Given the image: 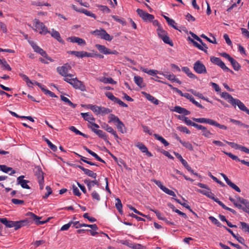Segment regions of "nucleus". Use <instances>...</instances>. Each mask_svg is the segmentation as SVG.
Returning <instances> with one entry per match:
<instances>
[{
  "instance_id": "1",
  "label": "nucleus",
  "mask_w": 249,
  "mask_h": 249,
  "mask_svg": "<svg viewBox=\"0 0 249 249\" xmlns=\"http://www.w3.org/2000/svg\"><path fill=\"white\" fill-rule=\"evenodd\" d=\"M0 221L7 228L14 227L15 230H17L31 223V220L27 218L18 221H13L7 220L6 218H0Z\"/></svg>"
},
{
  "instance_id": "2",
  "label": "nucleus",
  "mask_w": 249,
  "mask_h": 249,
  "mask_svg": "<svg viewBox=\"0 0 249 249\" xmlns=\"http://www.w3.org/2000/svg\"><path fill=\"white\" fill-rule=\"evenodd\" d=\"M33 22L35 27L34 30L36 31H38L39 34L45 35L48 34V33H50V31L43 23L40 22L38 19H35Z\"/></svg>"
},
{
  "instance_id": "3",
  "label": "nucleus",
  "mask_w": 249,
  "mask_h": 249,
  "mask_svg": "<svg viewBox=\"0 0 249 249\" xmlns=\"http://www.w3.org/2000/svg\"><path fill=\"white\" fill-rule=\"evenodd\" d=\"M157 32L159 37H160L165 43L169 44L171 46H173V43L167 36V33L163 30L161 27H159L157 29Z\"/></svg>"
},
{
  "instance_id": "4",
  "label": "nucleus",
  "mask_w": 249,
  "mask_h": 249,
  "mask_svg": "<svg viewBox=\"0 0 249 249\" xmlns=\"http://www.w3.org/2000/svg\"><path fill=\"white\" fill-rule=\"evenodd\" d=\"M92 34L100 37L101 39H105L107 41H111L113 39V37L111 36L107 32L103 29L96 30L92 32Z\"/></svg>"
},
{
  "instance_id": "5",
  "label": "nucleus",
  "mask_w": 249,
  "mask_h": 249,
  "mask_svg": "<svg viewBox=\"0 0 249 249\" xmlns=\"http://www.w3.org/2000/svg\"><path fill=\"white\" fill-rule=\"evenodd\" d=\"M210 60L213 64L218 66L223 71H229L231 73H233V71L229 69L225 64V63L221 60V59L218 57L214 56H212L210 58Z\"/></svg>"
},
{
  "instance_id": "6",
  "label": "nucleus",
  "mask_w": 249,
  "mask_h": 249,
  "mask_svg": "<svg viewBox=\"0 0 249 249\" xmlns=\"http://www.w3.org/2000/svg\"><path fill=\"white\" fill-rule=\"evenodd\" d=\"M35 169V175L37 178L40 189L42 190L44 187V173L39 166L36 167Z\"/></svg>"
},
{
  "instance_id": "7",
  "label": "nucleus",
  "mask_w": 249,
  "mask_h": 249,
  "mask_svg": "<svg viewBox=\"0 0 249 249\" xmlns=\"http://www.w3.org/2000/svg\"><path fill=\"white\" fill-rule=\"evenodd\" d=\"M30 43L33 49L34 50L35 52L39 53L43 57H45L47 60L51 62L53 61V60L48 55L46 52H45L43 49L38 46L34 42H30Z\"/></svg>"
},
{
  "instance_id": "8",
  "label": "nucleus",
  "mask_w": 249,
  "mask_h": 249,
  "mask_svg": "<svg viewBox=\"0 0 249 249\" xmlns=\"http://www.w3.org/2000/svg\"><path fill=\"white\" fill-rule=\"evenodd\" d=\"M136 11L139 16L144 21L151 22L154 18L153 15H151L141 9H137Z\"/></svg>"
},
{
  "instance_id": "9",
  "label": "nucleus",
  "mask_w": 249,
  "mask_h": 249,
  "mask_svg": "<svg viewBox=\"0 0 249 249\" xmlns=\"http://www.w3.org/2000/svg\"><path fill=\"white\" fill-rule=\"evenodd\" d=\"M81 115L85 121H88L91 124L90 126L94 127L96 128L99 127V126L94 123L95 118L93 117L91 114L89 112L81 113Z\"/></svg>"
},
{
  "instance_id": "10",
  "label": "nucleus",
  "mask_w": 249,
  "mask_h": 249,
  "mask_svg": "<svg viewBox=\"0 0 249 249\" xmlns=\"http://www.w3.org/2000/svg\"><path fill=\"white\" fill-rule=\"evenodd\" d=\"M27 215L29 216V219L31 220V221L32 220H34L36 224L37 225L44 224L49 221L50 219H51V218L49 217L45 221H40L39 220L41 218V217L36 215L32 213H28Z\"/></svg>"
},
{
  "instance_id": "11",
  "label": "nucleus",
  "mask_w": 249,
  "mask_h": 249,
  "mask_svg": "<svg viewBox=\"0 0 249 249\" xmlns=\"http://www.w3.org/2000/svg\"><path fill=\"white\" fill-rule=\"evenodd\" d=\"M195 71L199 74L207 73V70L204 65L199 61H197L194 65Z\"/></svg>"
},
{
  "instance_id": "12",
  "label": "nucleus",
  "mask_w": 249,
  "mask_h": 249,
  "mask_svg": "<svg viewBox=\"0 0 249 249\" xmlns=\"http://www.w3.org/2000/svg\"><path fill=\"white\" fill-rule=\"evenodd\" d=\"M71 85L75 89H78L82 91H86V86L83 83L75 77L71 83Z\"/></svg>"
},
{
  "instance_id": "13",
  "label": "nucleus",
  "mask_w": 249,
  "mask_h": 249,
  "mask_svg": "<svg viewBox=\"0 0 249 249\" xmlns=\"http://www.w3.org/2000/svg\"><path fill=\"white\" fill-rule=\"evenodd\" d=\"M71 67L68 63L65 64L61 67H58L56 69L58 73L62 76H66L68 74L69 70L71 69Z\"/></svg>"
},
{
  "instance_id": "14",
  "label": "nucleus",
  "mask_w": 249,
  "mask_h": 249,
  "mask_svg": "<svg viewBox=\"0 0 249 249\" xmlns=\"http://www.w3.org/2000/svg\"><path fill=\"white\" fill-rule=\"evenodd\" d=\"M231 105L235 107L237 106L238 108L242 111H245L249 115V109L245 106V105L239 99H235Z\"/></svg>"
},
{
  "instance_id": "15",
  "label": "nucleus",
  "mask_w": 249,
  "mask_h": 249,
  "mask_svg": "<svg viewBox=\"0 0 249 249\" xmlns=\"http://www.w3.org/2000/svg\"><path fill=\"white\" fill-rule=\"evenodd\" d=\"M69 53L71 54L74 55L75 56L78 58H83L84 57H92L93 54L91 53H88L85 51H70Z\"/></svg>"
},
{
  "instance_id": "16",
  "label": "nucleus",
  "mask_w": 249,
  "mask_h": 249,
  "mask_svg": "<svg viewBox=\"0 0 249 249\" xmlns=\"http://www.w3.org/2000/svg\"><path fill=\"white\" fill-rule=\"evenodd\" d=\"M24 176H20L17 178V185H20L24 189H30V186L27 184L29 182V180H25Z\"/></svg>"
},
{
  "instance_id": "17",
  "label": "nucleus",
  "mask_w": 249,
  "mask_h": 249,
  "mask_svg": "<svg viewBox=\"0 0 249 249\" xmlns=\"http://www.w3.org/2000/svg\"><path fill=\"white\" fill-rule=\"evenodd\" d=\"M102 127L108 132L112 134L114 136V138L116 139L117 142H119L118 139H119V138L116 132L113 129V128L112 127L109 126L107 124L104 123L102 125Z\"/></svg>"
},
{
  "instance_id": "18",
  "label": "nucleus",
  "mask_w": 249,
  "mask_h": 249,
  "mask_svg": "<svg viewBox=\"0 0 249 249\" xmlns=\"http://www.w3.org/2000/svg\"><path fill=\"white\" fill-rule=\"evenodd\" d=\"M71 8L76 11L85 14L86 16L93 18L94 19L96 18V16L94 14L91 13L85 9H78L74 5H71Z\"/></svg>"
},
{
  "instance_id": "19",
  "label": "nucleus",
  "mask_w": 249,
  "mask_h": 249,
  "mask_svg": "<svg viewBox=\"0 0 249 249\" xmlns=\"http://www.w3.org/2000/svg\"><path fill=\"white\" fill-rule=\"evenodd\" d=\"M67 40L72 43H76L79 45L85 46L86 44V41L83 39L78 37H70L67 38Z\"/></svg>"
},
{
  "instance_id": "20",
  "label": "nucleus",
  "mask_w": 249,
  "mask_h": 249,
  "mask_svg": "<svg viewBox=\"0 0 249 249\" xmlns=\"http://www.w3.org/2000/svg\"><path fill=\"white\" fill-rule=\"evenodd\" d=\"M196 128L201 130L202 135L206 138H211V136L213 135L210 130H208L206 127L202 125L198 124Z\"/></svg>"
},
{
  "instance_id": "21",
  "label": "nucleus",
  "mask_w": 249,
  "mask_h": 249,
  "mask_svg": "<svg viewBox=\"0 0 249 249\" xmlns=\"http://www.w3.org/2000/svg\"><path fill=\"white\" fill-rule=\"evenodd\" d=\"M90 129L93 132H94L96 135H97L100 138L103 139L104 140L107 141V142L109 143V142L107 140V137L105 132L101 130L94 129L93 127L90 126Z\"/></svg>"
},
{
  "instance_id": "22",
  "label": "nucleus",
  "mask_w": 249,
  "mask_h": 249,
  "mask_svg": "<svg viewBox=\"0 0 249 249\" xmlns=\"http://www.w3.org/2000/svg\"><path fill=\"white\" fill-rule=\"evenodd\" d=\"M84 182L87 185L89 190H91L92 187H93L95 185L99 186V182L96 179L91 181L89 179H86L84 180Z\"/></svg>"
},
{
  "instance_id": "23",
  "label": "nucleus",
  "mask_w": 249,
  "mask_h": 249,
  "mask_svg": "<svg viewBox=\"0 0 249 249\" xmlns=\"http://www.w3.org/2000/svg\"><path fill=\"white\" fill-rule=\"evenodd\" d=\"M142 93L144 95V97L151 103H153L156 105H158L159 104V100L155 98L152 95H150L149 93H147L145 92H143Z\"/></svg>"
},
{
  "instance_id": "24",
  "label": "nucleus",
  "mask_w": 249,
  "mask_h": 249,
  "mask_svg": "<svg viewBox=\"0 0 249 249\" xmlns=\"http://www.w3.org/2000/svg\"><path fill=\"white\" fill-rule=\"evenodd\" d=\"M49 34H50L51 36L56 39L58 42L60 43H63V40L61 39L60 35L59 33L55 30H54L53 29L51 31H50V33H48Z\"/></svg>"
},
{
  "instance_id": "25",
  "label": "nucleus",
  "mask_w": 249,
  "mask_h": 249,
  "mask_svg": "<svg viewBox=\"0 0 249 249\" xmlns=\"http://www.w3.org/2000/svg\"><path fill=\"white\" fill-rule=\"evenodd\" d=\"M95 47L99 50L100 53L105 54H109L110 53V50L104 45L96 44L95 45Z\"/></svg>"
},
{
  "instance_id": "26",
  "label": "nucleus",
  "mask_w": 249,
  "mask_h": 249,
  "mask_svg": "<svg viewBox=\"0 0 249 249\" xmlns=\"http://www.w3.org/2000/svg\"><path fill=\"white\" fill-rule=\"evenodd\" d=\"M193 120L197 123H206L210 125H212L213 120L204 118H193Z\"/></svg>"
},
{
  "instance_id": "27",
  "label": "nucleus",
  "mask_w": 249,
  "mask_h": 249,
  "mask_svg": "<svg viewBox=\"0 0 249 249\" xmlns=\"http://www.w3.org/2000/svg\"><path fill=\"white\" fill-rule=\"evenodd\" d=\"M136 146L142 152L145 153L148 156H152V154L148 151L147 147L142 143H139Z\"/></svg>"
},
{
  "instance_id": "28",
  "label": "nucleus",
  "mask_w": 249,
  "mask_h": 249,
  "mask_svg": "<svg viewBox=\"0 0 249 249\" xmlns=\"http://www.w3.org/2000/svg\"><path fill=\"white\" fill-rule=\"evenodd\" d=\"M221 95L222 98L227 100L228 101V102L231 104L232 103V102L235 99L232 97V96L231 95H230L229 93L226 92H222Z\"/></svg>"
},
{
  "instance_id": "29",
  "label": "nucleus",
  "mask_w": 249,
  "mask_h": 249,
  "mask_svg": "<svg viewBox=\"0 0 249 249\" xmlns=\"http://www.w3.org/2000/svg\"><path fill=\"white\" fill-rule=\"evenodd\" d=\"M140 69L142 71L152 76H155L157 74L160 73L159 71L155 70H148L142 67H141Z\"/></svg>"
},
{
  "instance_id": "30",
  "label": "nucleus",
  "mask_w": 249,
  "mask_h": 249,
  "mask_svg": "<svg viewBox=\"0 0 249 249\" xmlns=\"http://www.w3.org/2000/svg\"><path fill=\"white\" fill-rule=\"evenodd\" d=\"M100 81L103 82L105 84H116V82L111 77H102L100 79Z\"/></svg>"
},
{
  "instance_id": "31",
  "label": "nucleus",
  "mask_w": 249,
  "mask_h": 249,
  "mask_svg": "<svg viewBox=\"0 0 249 249\" xmlns=\"http://www.w3.org/2000/svg\"><path fill=\"white\" fill-rule=\"evenodd\" d=\"M0 170L4 173H7L9 171H11V173L10 174V175L14 174L16 172L15 170H13L12 168L7 167L5 165H0Z\"/></svg>"
},
{
  "instance_id": "32",
  "label": "nucleus",
  "mask_w": 249,
  "mask_h": 249,
  "mask_svg": "<svg viewBox=\"0 0 249 249\" xmlns=\"http://www.w3.org/2000/svg\"><path fill=\"white\" fill-rule=\"evenodd\" d=\"M0 65L3 70H7L8 71H11V68L10 65L7 63L5 59H0Z\"/></svg>"
},
{
  "instance_id": "33",
  "label": "nucleus",
  "mask_w": 249,
  "mask_h": 249,
  "mask_svg": "<svg viewBox=\"0 0 249 249\" xmlns=\"http://www.w3.org/2000/svg\"><path fill=\"white\" fill-rule=\"evenodd\" d=\"M236 201L243 204L248 209H249V202L240 196H236Z\"/></svg>"
},
{
  "instance_id": "34",
  "label": "nucleus",
  "mask_w": 249,
  "mask_h": 249,
  "mask_svg": "<svg viewBox=\"0 0 249 249\" xmlns=\"http://www.w3.org/2000/svg\"><path fill=\"white\" fill-rule=\"evenodd\" d=\"M182 71H184L187 75L191 78L195 79L196 78V75L193 74L189 68L187 67H184L182 68Z\"/></svg>"
},
{
  "instance_id": "35",
  "label": "nucleus",
  "mask_w": 249,
  "mask_h": 249,
  "mask_svg": "<svg viewBox=\"0 0 249 249\" xmlns=\"http://www.w3.org/2000/svg\"><path fill=\"white\" fill-rule=\"evenodd\" d=\"M78 223V221L76 222H73V221H70L68 224H66L63 226L60 229V231H67L68 230L70 227L71 226V225H73V226L76 225Z\"/></svg>"
},
{
  "instance_id": "36",
  "label": "nucleus",
  "mask_w": 249,
  "mask_h": 249,
  "mask_svg": "<svg viewBox=\"0 0 249 249\" xmlns=\"http://www.w3.org/2000/svg\"><path fill=\"white\" fill-rule=\"evenodd\" d=\"M154 136L157 140L160 141L162 143H163L164 146H167L169 145V142L167 141H166V140L164 139L162 137L157 134H154Z\"/></svg>"
},
{
  "instance_id": "37",
  "label": "nucleus",
  "mask_w": 249,
  "mask_h": 249,
  "mask_svg": "<svg viewBox=\"0 0 249 249\" xmlns=\"http://www.w3.org/2000/svg\"><path fill=\"white\" fill-rule=\"evenodd\" d=\"M189 40H190L193 45L196 48H197L198 49L204 51L205 53H207V50L204 49V48L200 44L196 42V41H194L193 39L191 38L190 37L188 38Z\"/></svg>"
},
{
  "instance_id": "38",
  "label": "nucleus",
  "mask_w": 249,
  "mask_h": 249,
  "mask_svg": "<svg viewBox=\"0 0 249 249\" xmlns=\"http://www.w3.org/2000/svg\"><path fill=\"white\" fill-rule=\"evenodd\" d=\"M116 126L118 130L122 133H124L126 132L124 124L122 121L116 124Z\"/></svg>"
},
{
  "instance_id": "39",
  "label": "nucleus",
  "mask_w": 249,
  "mask_h": 249,
  "mask_svg": "<svg viewBox=\"0 0 249 249\" xmlns=\"http://www.w3.org/2000/svg\"><path fill=\"white\" fill-rule=\"evenodd\" d=\"M19 76L25 81L28 87H31L30 85H33V82L31 81L29 77L23 73H19Z\"/></svg>"
},
{
  "instance_id": "40",
  "label": "nucleus",
  "mask_w": 249,
  "mask_h": 249,
  "mask_svg": "<svg viewBox=\"0 0 249 249\" xmlns=\"http://www.w3.org/2000/svg\"><path fill=\"white\" fill-rule=\"evenodd\" d=\"M88 107L96 114H100V107L96 105H88Z\"/></svg>"
},
{
  "instance_id": "41",
  "label": "nucleus",
  "mask_w": 249,
  "mask_h": 249,
  "mask_svg": "<svg viewBox=\"0 0 249 249\" xmlns=\"http://www.w3.org/2000/svg\"><path fill=\"white\" fill-rule=\"evenodd\" d=\"M108 118L109 120L108 123L113 122L117 124L121 121V120L117 116H116L113 114H110L108 116Z\"/></svg>"
},
{
  "instance_id": "42",
  "label": "nucleus",
  "mask_w": 249,
  "mask_h": 249,
  "mask_svg": "<svg viewBox=\"0 0 249 249\" xmlns=\"http://www.w3.org/2000/svg\"><path fill=\"white\" fill-rule=\"evenodd\" d=\"M96 7H98L100 11L104 13H109L111 12V10L107 6L97 4Z\"/></svg>"
},
{
  "instance_id": "43",
  "label": "nucleus",
  "mask_w": 249,
  "mask_h": 249,
  "mask_svg": "<svg viewBox=\"0 0 249 249\" xmlns=\"http://www.w3.org/2000/svg\"><path fill=\"white\" fill-rule=\"evenodd\" d=\"M60 98H61V99L62 101H63V102L67 103L69 106H70L72 108H75L76 106V105L75 104H73L68 98H67V97L63 96V95H61L60 96Z\"/></svg>"
},
{
  "instance_id": "44",
  "label": "nucleus",
  "mask_w": 249,
  "mask_h": 249,
  "mask_svg": "<svg viewBox=\"0 0 249 249\" xmlns=\"http://www.w3.org/2000/svg\"><path fill=\"white\" fill-rule=\"evenodd\" d=\"M230 62H231V63L234 70H235V71L239 70L241 67H240L239 64L235 60H234L232 58Z\"/></svg>"
},
{
  "instance_id": "45",
  "label": "nucleus",
  "mask_w": 249,
  "mask_h": 249,
  "mask_svg": "<svg viewBox=\"0 0 249 249\" xmlns=\"http://www.w3.org/2000/svg\"><path fill=\"white\" fill-rule=\"evenodd\" d=\"M134 80L135 84L139 87H142V83L143 82V79L139 76H135Z\"/></svg>"
},
{
  "instance_id": "46",
  "label": "nucleus",
  "mask_w": 249,
  "mask_h": 249,
  "mask_svg": "<svg viewBox=\"0 0 249 249\" xmlns=\"http://www.w3.org/2000/svg\"><path fill=\"white\" fill-rule=\"evenodd\" d=\"M116 201H117V202L115 204L116 209L118 210V211L120 213H122L123 212V210H122L123 205H122L121 201L119 198H116Z\"/></svg>"
},
{
  "instance_id": "47",
  "label": "nucleus",
  "mask_w": 249,
  "mask_h": 249,
  "mask_svg": "<svg viewBox=\"0 0 249 249\" xmlns=\"http://www.w3.org/2000/svg\"><path fill=\"white\" fill-rule=\"evenodd\" d=\"M64 76L65 77L64 80L71 85L74 78L73 75L71 74H68L66 76Z\"/></svg>"
},
{
  "instance_id": "48",
  "label": "nucleus",
  "mask_w": 249,
  "mask_h": 249,
  "mask_svg": "<svg viewBox=\"0 0 249 249\" xmlns=\"http://www.w3.org/2000/svg\"><path fill=\"white\" fill-rule=\"evenodd\" d=\"M44 141L47 142V143L49 147H50V148L52 150H53L54 152H55L57 150V147L55 145L53 144L50 142V141H49L48 139L45 138H44Z\"/></svg>"
},
{
  "instance_id": "49",
  "label": "nucleus",
  "mask_w": 249,
  "mask_h": 249,
  "mask_svg": "<svg viewBox=\"0 0 249 249\" xmlns=\"http://www.w3.org/2000/svg\"><path fill=\"white\" fill-rule=\"evenodd\" d=\"M112 110L108 108L100 107V114H107L110 113Z\"/></svg>"
},
{
  "instance_id": "50",
  "label": "nucleus",
  "mask_w": 249,
  "mask_h": 249,
  "mask_svg": "<svg viewBox=\"0 0 249 249\" xmlns=\"http://www.w3.org/2000/svg\"><path fill=\"white\" fill-rule=\"evenodd\" d=\"M241 228L244 232H248L249 233V225L244 222H240Z\"/></svg>"
},
{
  "instance_id": "51",
  "label": "nucleus",
  "mask_w": 249,
  "mask_h": 249,
  "mask_svg": "<svg viewBox=\"0 0 249 249\" xmlns=\"http://www.w3.org/2000/svg\"><path fill=\"white\" fill-rule=\"evenodd\" d=\"M86 175H87V176L91 177V178H96V177H97V174L96 173H94L93 171H92L91 170H89L88 169H86V171L84 173Z\"/></svg>"
},
{
  "instance_id": "52",
  "label": "nucleus",
  "mask_w": 249,
  "mask_h": 249,
  "mask_svg": "<svg viewBox=\"0 0 249 249\" xmlns=\"http://www.w3.org/2000/svg\"><path fill=\"white\" fill-rule=\"evenodd\" d=\"M184 122L185 123V124L188 125H191L195 128H196L197 125H198L197 124H196L194 122H192L189 119L188 117H186L184 118Z\"/></svg>"
},
{
  "instance_id": "53",
  "label": "nucleus",
  "mask_w": 249,
  "mask_h": 249,
  "mask_svg": "<svg viewBox=\"0 0 249 249\" xmlns=\"http://www.w3.org/2000/svg\"><path fill=\"white\" fill-rule=\"evenodd\" d=\"M225 142L229 145H230L232 148H233L235 149H240L241 148V145H239L237 143L232 142H229L227 141H225Z\"/></svg>"
},
{
  "instance_id": "54",
  "label": "nucleus",
  "mask_w": 249,
  "mask_h": 249,
  "mask_svg": "<svg viewBox=\"0 0 249 249\" xmlns=\"http://www.w3.org/2000/svg\"><path fill=\"white\" fill-rule=\"evenodd\" d=\"M181 143L186 148L189 149L190 150H193V147L191 143L188 142L182 141Z\"/></svg>"
},
{
  "instance_id": "55",
  "label": "nucleus",
  "mask_w": 249,
  "mask_h": 249,
  "mask_svg": "<svg viewBox=\"0 0 249 249\" xmlns=\"http://www.w3.org/2000/svg\"><path fill=\"white\" fill-rule=\"evenodd\" d=\"M91 195L93 199L96 200L97 201H99L101 199L100 195L96 191H93Z\"/></svg>"
},
{
  "instance_id": "56",
  "label": "nucleus",
  "mask_w": 249,
  "mask_h": 249,
  "mask_svg": "<svg viewBox=\"0 0 249 249\" xmlns=\"http://www.w3.org/2000/svg\"><path fill=\"white\" fill-rule=\"evenodd\" d=\"M223 152L225 154L228 156L229 157H230L233 160H235L241 162V160H240L236 156L233 155L231 153H229V152H225V151H224Z\"/></svg>"
},
{
  "instance_id": "57",
  "label": "nucleus",
  "mask_w": 249,
  "mask_h": 249,
  "mask_svg": "<svg viewBox=\"0 0 249 249\" xmlns=\"http://www.w3.org/2000/svg\"><path fill=\"white\" fill-rule=\"evenodd\" d=\"M209 176L213 179L214 181L219 184L221 186L224 187L225 185L221 181L219 180L216 177L212 175L211 173H209Z\"/></svg>"
},
{
  "instance_id": "58",
  "label": "nucleus",
  "mask_w": 249,
  "mask_h": 249,
  "mask_svg": "<svg viewBox=\"0 0 249 249\" xmlns=\"http://www.w3.org/2000/svg\"><path fill=\"white\" fill-rule=\"evenodd\" d=\"M191 92H192L195 96L199 97L202 99H205V97L202 95V94L194 90V89H191L189 90Z\"/></svg>"
},
{
  "instance_id": "59",
  "label": "nucleus",
  "mask_w": 249,
  "mask_h": 249,
  "mask_svg": "<svg viewBox=\"0 0 249 249\" xmlns=\"http://www.w3.org/2000/svg\"><path fill=\"white\" fill-rule=\"evenodd\" d=\"M215 126H216L220 129L226 130L227 129V127L224 125L220 124L217 123L216 121L213 120L212 125Z\"/></svg>"
},
{
  "instance_id": "60",
  "label": "nucleus",
  "mask_w": 249,
  "mask_h": 249,
  "mask_svg": "<svg viewBox=\"0 0 249 249\" xmlns=\"http://www.w3.org/2000/svg\"><path fill=\"white\" fill-rule=\"evenodd\" d=\"M206 190H200V189H197L196 191L201 194H203V195L206 196L209 194L210 192L211 191L210 189L208 187L207 189H205Z\"/></svg>"
},
{
  "instance_id": "61",
  "label": "nucleus",
  "mask_w": 249,
  "mask_h": 249,
  "mask_svg": "<svg viewBox=\"0 0 249 249\" xmlns=\"http://www.w3.org/2000/svg\"><path fill=\"white\" fill-rule=\"evenodd\" d=\"M106 96L110 100L113 101L114 102L116 100L117 98L115 97L111 92H107L105 93Z\"/></svg>"
},
{
  "instance_id": "62",
  "label": "nucleus",
  "mask_w": 249,
  "mask_h": 249,
  "mask_svg": "<svg viewBox=\"0 0 249 249\" xmlns=\"http://www.w3.org/2000/svg\"><path fill=\"white\" fill-rule=\"evenodd\" d=\"M177 129L182 132L185 133L186 134H190V131L188 130V129L185 127L183 126H179L177 127Z\"/></svg>"
},
{
  "instance_id": "63",
  "label": "nucleus",
  "mask_w": 249,
  "mask_h": 249,
  "mask_svg": "<svg viewBox=\"0 0 249 249\" xmlns=\"http://www.w3.org/2000/svg\"><path fill=\"white\" fill-rule=\"evenodd\" d=\"M46 189L47 192L45 194L44 196H43V198L44 199L47 198L52 193V189L50 186H47L46 187Z\"/></svg>"
},
{
  "instance_id": "64",
  "label": "nucleus",
  "mask_w": 249,
  "mask_h": 249,
  "mask_svg": "<svg viewBox=\"0 0 249 249\" xmlns=\"http://www.w3.org/2000/svg\"><path fill=\"white\" fill-rule=\"evenodd\" d=\"M163 191L166 194L170 196H173L174 197H175L176 196L175 193L173 191L169 190L166 187H165V188H164V189H163Z\"/></svg>"
}]
</instances>
